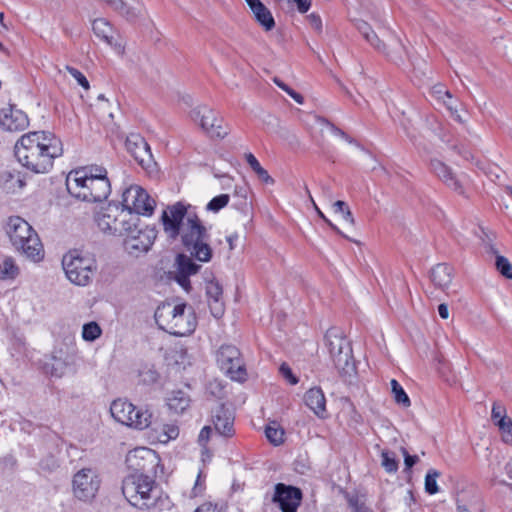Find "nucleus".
Returning <instances> with one entry per match:
<instances>
[{"label": "nucleus", "instance_id": "1a4fd4ad", "mask_svg": "<svg viewBox=\"0 0 512 512\" xmlns=\"http://www.w3.org/2000/svg\"><path fill=\"white\" fill-rule=\"evenodd\" d=\"M101 485L98 471L87 467L78 470L72 478V492L76 499L88 503L97 495Z\"/></svg>", "mask_w": 512, "mask_h": 512}, {"label": "nucleus", "instance_id": "5fc2aeb1", "mask_svg": "<svg viewBox=\"0 0 512 512\" xmlns=\"http://www.w3.org/2000/svg\"><path fill=\"white\" fill-rule=\"evenodd\" d=\"M308 20H309V23L310 25L315 29L317 30L318 32H320L322 30V20L320 18L319 15L315 14V13H311L309 16H308Z\"/></svg>", "mask_w": 512, "mask_h": 512}, {"label": "nucleus", "instance_id": "4468645a", "mask_svg": "<svg viewBox=\"0 0 512 512\" xmlns=\"http://www.w3.org/2000/svg\"><path fill=\"white\" fill-rule=\"evenodd\" d=\"M302 497L303 494L300 488L284 483H277L274 486L271 502L275 504L281 512H297Z\"/></svg>", "mask_w": 512, "mask_h": 512}, {"label": "nucleus", "instance_id": "6e6d98bb", "mask_svg": "<svg viewBox=\"0 0 512 512\" xmlns=\"http://www.w3.org/2000/svg\"><path fill=\"white\" fill-rule=\"evenodd\" d=\"M371 41H368L374 48H376L378 51L384 52L385 51V45L382 43V41L378 38L377 34L372 31L370 33Z\"/></svg>", "mask_w": 512, "mask_h": 512}, {"label": "nucleus", "instance_id": "3c124183", "mask_svg": "<svg viewBox=\"0 0 512 512\" xmlns=\"http://www.w3.org/2000/svg\"><path fill=\"white\" fill-rule=\"evenodd\" d=\"M212 433V427L211 426H204L198 436V442L201 446L205 447L207 442L210 439Z\"/></svg>", "mask_w": 512, "mask_h": 512}, {"label": "nucleus", "instance_id": "f8f14e48", "mask_svg": "<svg viewBox=\"0 0 512 512\" xmlns=\"http://www.w3.org/2000/svg\"><path fill=\"white\" fill-rule=\"evenodd\" d=\"M190 118L212 138H224L228 134L222 126L223 120L208 106L195 107L190 112Z\"/></svg>", "mask_w": 512, "mask_h": 512}, {"label": "nucleus", "instance_id": "c85d7f7f", "mask_svg": "<svg viewBox=\"0 0 512 512\" xmlns=\"http://www.w3.org/2000/svg\"><path fill=\"white\" fill-rule=\"evenodd\" d=\"M20 269L12 256H0V280H14Z\"/></svg>", "mask_w": 512, "mask_h": 512}, {"label": "nucleus", "instance_id": "2eb2a0df", "mask_svg": "<svg viewBox=\"0 0 512 512\" xmlns=\"http://www.w3.org/2000/svg\"><path fill=\"white\" fill-rule=\"evenodd\" d=\"M122 215V207L116 204H108L95 214V222L98 228L105 234L117 235L120 224L119 218Z\"/></svg>", "mask_w": 512, "mask_h": 512}, {"label": "nucleus", "instance_id": "4d7b16f0", "mask_svg": "<svg viewBox=\"0 0 512 512\" xmlns=\"http://www.w3.org/2000/svg\"><path fill=\"white\" fill-rule=\"evenodd\" d=\"M447 109L451 112L452 115H455L457 120L460 121V116L457 114V105L455 104V101L452 99H443L442 100Z\"/></svg>", "mask_w": 512, "mask_h": 512}, {"label": "nucleus", "instance_id": "7c9ffc66", "mask_svg": "<svg viewBox=\"0 0 512 512\" xmlns=\"http://www.w3.org/2000/svg\"><path fill=\"white\" fill-rule=\"evenodd\" d=\"M94 34L109 45L113 44V28L110 23L104 18L95 19L92 23Z\"/></svg>", "mask_w": 512, "mask_h": 512}, {"label": "nucleus", "instance_id": "de8ad7c7", "mask_svg": "<svg viewBox=\"0 0 512 512\" xmlns=\"http://www.w3.org/2000/svg\"><path fill=\"white\" fill-rule=\"evenodd\" d=\"M458 512H483L482 503L479 500L470 503H459Z\"/></svg>", "mask_w": 512, "mask_h": 512}, {"label": "nucleus", "instance_id": "393cba45", "mask_svg": "<svg viewBox=\"0 0 512 512\" xmlns=\"http://www.w3.org/2000/svg\"><path fill=\"white\" fill-rule=\"evenodd\" d=\"M304 402L318 417H325L326 398L321 388H310L304 395Z\"/></svg>", "mask_w": 512, "mask_h": 512}, {"label": "nucleus", "instance_id": "37998d69", "mask_svg": "<svg viewBox=\"0 0 512 512\" xmlns=\"http://www.w3.org/2000/svg\"><path fill=\"white\" fill-rule=\"evenodd\" d=\"M382 466L388 473H395L398 470V462L393 455L387 451H383L382 454Z\"/></svg>", "mask_w": 512, "mask_h": 512}, {"label": "nucleus", "instance_id": "7ed1b4c3", "mask_svg": "<svg viewBox=\"0 0 512 512\" xmlns=\"http://www.w3.org/2000/svg\"><path fill=\"white\" fill-rule=\"evenodd\" d=\"M69 194L86 202H101L111 193L107 171L101 166L80 167L66 177Z\"/></svg>", "mask_w": 512, "mask_h": 512}, {"label": "nucleus", "instance_id": "ddd939ff", "mask_svg": "<svg viewBox=\"0 0 512 512\" xmlns=\"http://www.w3.org/2000/svg\"><path fill=\"white\" fill-rule=\"evenodd\" d=\"M125 462L134 473L148 475V473L155 470L159 458L154 450L147 447H137L128 452Z\"/></svg>", "mask_w": 512, "mask_h": 512}, {"label": "nucleus", "instance_id": "f257e3e1", "mask_svg": "<svg viewBox=\"0 0 512 512\" xmlns=\"http://www.w3.org/2000/svg\"><path fill=\"white\" fill-rule=\"evenodd\" d=\"M164 232L168 238L181 242L190 256L179 254L176 258L178 274L195 275L201 268L192 258L200 262H209L213 251L209 245L210 234L207 227L195 213L189 212L188 207L181 202L168 206L161 216Z\"/></svg>", "mask_w": 512, "mask_h": 512}, {"label": "nucleus", "instance_id": "c9c22d12", "mask_svg": "<svg viewBox=\"0 0 512 512\" xmlns=\"http://www.w3.org/2000/svg\"><path fill=\"white\" fill-rule=\"evenodd\" d=\"M391 391L394 395V399L396 401V403L404 406V407H408L410 406V399L408 397V395L406 394V392L404 391L403 387L398 383L397 380L395 379H392L391 382Z\"/></svg>", "mask_w": 512, "mask_h": 512}, {"label": "nucleus", "instance_id": "680f3d73", "mask_svg": "<svg viewBox=\"0 0 512 512\" xmlns=\"http://www.w3.org/2000/svg\"><path fill=\"white\" fill-rule=\"evenodd\" d=\"M291 98H293L298 104L304 103V98L301 94L296 92L295 90L291 91L290 95Z\"/></svg>", "mask_w": 512, "mask_h": 512}, {"label": "nucleus", "instance_id": "0eeeda50", "mask_svg": "<svg viewBox=\"0 0 512 512\" xmlns=\"http://www.w3.org/2000/svg\"><path fill=\"white\" fill-rule=\"evenodd\" d=\"M325 342L330 358L343 378H351L356 373V365L352 356L349 341L335 328L329 329L325 334Z\"/></svg>", "mask_w": 512, "mask_h": 512}, {"label": "nucleus", "instance_id": "a18cd8bd", "mask_svg": "<svg viewBox=\"0 0 512 512\" xmlns=\"http://www.w3.org/2000/svg\"><path fill=\"white\" fill-rule=\"evenodd\" d=\"M491 419L494 421L495 424L500 423L502 421V419H509V417L506 414V409L501 403H499V402L493 403L492 411H491Z\"/></svg>", "mask_w": 512, "mask_h": 512}, {"label": "nucleus", "instance_id": "9d476101", "mask_svg": "<svg viewBox=\"0 0 512 512\" xmlns=\"http://www.w3.org/2000/svg\"><path fill=\"white\" fill-rule=\"evenodd\" d=\"M220 369L232 380L244 381L246 369L239 349L234 345H222L216 354Z\"/></svg>", "mask_w": 512, "mask_h": 512}, {"label": "nucleus", "instance_id": "6ab92c4d", "mask_svg": "<svg viewBox=\"0 0 512 512\" xmlns=\"http://www.w3.org/2000/svg\"><path fill=\"white\" fill-rule=\"evenodd\" d=\"M212 423L215 432L225 438L234 436V414L225 405H218L212 412Z\"/></svg>", "mask_w": 512, "mask_h": 512}, {"label": "nucleus", "instance_id": "052dcab7", "mask_svg": "<svg viewBox=\"0 0 512 512\" xmlns=\"http://www.w3.org/2000/svg\"><path fill=\"white\" fill-rule=\"evenodd\" d=\"M438 313H439L441 318L447 319L449 317L448 306L446 304H444V303L440 304L438 306Z\"/></svg>", "mask_w": 512, "mask_h": 512}, {"label": "nucleus", "instance_id": "864d4df0", "mask_svg": "<svg viewBox=\"0 0 512 512\" xmlns=\"http://www.w3.org/2000/svg\"><path fill=\"white\" fill-rule=\"evenodd\" d=\"M402 452L404 456L405 470H409L418 462V456L410 455L404 448L402 449Z\"/></svg>", "mask_w": 512, "mask_h": 512}, {"label": "nucleus", "instance_id": "603ef678", "mask_svg": "<svg viewBox=\"0 0 512 512\" xmlns=\"http://www.w3.org/2000/svg\"><path fill=\"white\" fill-rule=\"evenodd\" d=\"M432 93L439 100H443L445 98L452 99L451 93L448 90H445L441 85L434 86Z\"/></svg>", "mask_w": 512, "mask_h": 512}, {"label": "nucleus", "instance_id": "2f4dec72", "mask_svg": "<svg viewBox=\"0 0 512 512\" xmlns=\"http://www.w3.org/2000/svg\"><path fill=\"white\" fill-rule=\"evenodd\" d=\"M252 12L258 23L263 26L266 31H270L274 28V18L270 10L262 2L252 7Z\"/></svg>", "mask_w": 512, "mask_h": 512}, {"label": "nucleus", "instance_id": "49530a36", "mask_svg": "<svg viewBox=\"0 0 512 512\" xmlns=\"http://www.w3.org/2000/svg\"><path fill=\"white\" fill-rule=\"evenodd\" d=\"M67 368V363L60 358L53 357V363L51 364L50 373L54 377H62Z\"/></svg>", "mask_w": 512, "mask_h": 512}, {"label": "nucleus", "instance_id": "412c9836", "mask_svg": "<svg viewBox=\"0 0 512 512\" xmlns=\"http://www.w3.org/2000/svg\"><path fill=\"white\" fill-rule=\"evenodd\" d=\"M431 171L449 188L458 194H464V188L461 181L453 173L452 169L438 159L431 160Z\"/></svg>", "mask_w": 512, "mask_h": 512}, {"label": "nucleus", "instance_id": "4be33fe9", "mask_svg": "<svg viewBox=\"0 0 512 512\" xmlns=\"http://www.w3.org/2000/svg\"><path fill=\"white\" fill-rule=\"evenodd\" d=\"M126 148L142 166L148 165L152 160V153L148 143L139 135H131L126 140Z\"/></svg>", "mask_w": 512, "mask_h": 512}, {"label": "nucleus", "instance_id": "bb28decb", "mask_svg": "<svg viewBox=\"0 0 512 512\" xmlns=\"http://www.w3.org/2000/svg\"><path fill=\"white\" fill-rule=\"evenodd\" d=\"M150 427H152V430L156 433L157 440L160 443H168L170 440L176 439L179 435V428L177 425L172 423H158L154 420V416L152 417V424Z\"/></svg>", "mask_w": 512, "mask_h": 512}, {"label": "nucleus", "instance_id": "09e8293b", "mask_svg": "<svg viewBox=\"0 0 512 512\" xmlns=\"http://www.w3.org/2000/svg\"><path fill=\"white\" fill-rule=\"evenodd\" d=\"M356 28L357 30L362 34V36L367 40L371 41L370 33L373 31L370 25L362 20H359L356 22Z\"/></svg>", "mask_w": 512, "mask_h": 512}, {"label": "nucleus", "instance_id": "dca6fc26", "mask_svg": "<svg viewBox=\"0 0 512 512\" xmlns=\"http://www.w3.org/2000/svg\"><path fill=\"white\" fill-rule=\"evenodd\" d=\"M155 238L156 234L153 229L133 228L132 233L124 239V247L130 254L147 252L153 245Z\"/></svg>", "mask_w": 512, "mask_h": 512}, {"label": "nucleus", "instance_id": "f704fd0d", "mask_svg": "<svg viewBox=\"0 0 512 512\" xmlns=\"http://www.w3.org/2000/svg\"><path fill=\"white\" fill-rule=\"evenodd\" d=\"M267 439L275 446H278L284 441V430L277 426L275 422L268 425L265 429Z\"/></svg>", "mask_w": 512, "mask_h": 512}, {"label": "nucleus", "instance_id": "c756f323", "mask_svg": "<svg viewBox=\"0 0 512 512\" xmlns=\"http://www.w3.org/2000/svg\"><path fill=\"white\" fill-rule=\"evenodd\" d=\"M138 221L139 217L137 214L122 207V215L120 216L118 222L120 224L121 229L119 230V232H117V235H125L126 237L128 234L132 233L133 228L139 229L137 225Z\"/></svg>", "mask_w": 512, "mask_h": 512}, {"label": "nucleus", "instance_id": "e2e57ef3", "mask_svg": "<svg viewBox=\"0 0 512 512\" xmlns=\"http://www.w3.org/2000/svg\"><path fill=\"white\" fill-rule=\"evenodd\" d=\"M238 239L237 234H233L227 237V242L229 243L230 249L234 248V241Z\"/></svg>", "mask_w": 512, "mask_h": 512}, {"label": "nucleus", "instance_id": "58836bf2", "mask_svg": "<svg viewBox=\"0 0 512 512\" xmlns=\"http://www.w3.org/2000/svg\"><path fill=\"white\" fill-rule=\"evenodd\" d=\"M440 472L436 469H429L426 476H425V491L430 494L434 495L439 491L438 485H437V478L440 477Z\"/></svg>", "mask_w": 512, "mask_h": 512}, {"label": "nucleus", "instance_id": "13d9d810", "mask_svg": "<svg viewBox=\"0 0 512 512\" xmlns=\"http://www.w3.org/2000/svg\"><path fill=\"white\" fill-rule=\"evenodd\" d=\"M195 512H220V511L218 510L217 505L208 502V503H204L201 506H199L195 510Z\"/></svg>", "mask_w": 512, "mask_h": 512}, {"label": "nucleus", "instance_id": "f3484780", "mask_svg": "<svg viewBox=\"0 0 512 512\" xmlns=\"http://www.w3.org/2000/svg\"><path fill=\"white\" fill-rule=\"evenodd\" d=\"M180 310L171 324V335L187 336L191 334L197 325L193 308L186 303H180Z\"/></svg>", "mask_w": 512, "mask_h": 512}, {"label": "nucleus", "instance_id": "bf43d9fd", "mask_svg": "<svg viewBox=\"0 0 512 512\" xmlns=\"http://www.w3.org/2000/svg\"><path fill=\"white\" fill-rule=\"evenodd\" d=\"M189 277L190 276H187V275H184V274H178L177 275V282L182 287H184L186 289L189 286V284H190Z\"/></svg>", "mask_w": 512, "mask_h": 512}, {"label": "nucleus", "instance_id": "8fccbe9b", "mask_svg": "<svg viewBox=\"0 0 512 512\" xmlns=\"http://www.w3.org/2000/svg\"><path fill=\"white\" fill-rule=\"evenodd\" d=\"M280 372L283 375V377L288 380L290 384L296 385L298 383V378L292 373L291 368L287 364L281 365Z\"/></svg>", "mask_w": 512, "mask_h": 512}, {"label": "nucleus", "instance_id": "a878e982", "mask_svg": "<svg viewBox=\"0 0 512 512\" xmlns=\"http://www.w3.org/2000/svg\"><path fill=\"white\" fill-rule=\"evenodd\" d=\"M430 278L433 284L442 290L447 289L453 278V269L445 263L437 264L430 272Z\"/></svg>", "mask_w": 512, "mask_h": 512}, {"label": "nucleus", "instance_id": "6e6552de", "mask_svg": "<svg viewBox=\"0 0 512 512\" xmlns=\"http://www.w3.org/2000/svg\"><path fill=\"white\" fill-rule=\"evenodd\" d=\"M110 413L115 421L134 429L144 430L152 424V411L136 407L124 398L115 399L111 403Z\"/></svg>", "mask_w": 512, "mask_h": 512}, {"label": "nucleus", "instance_id": "39448f33", "mask_svg": "<svg viewBox=\"0 0 512 512\" xmlns=\"http://www.w3.org/2000/svg\"><path fill=\"white\" fill-rule=\"evenodd\" d=\"M122 493L132 506L140 510H153L159 501L155 481L149 475L132 473L126 476Z\"/></svg>", "mask_w": 512, "mask_h": 512}, {"label": "nucleus", "instance_id": "f03ea898", "mask_svg": "<svg viewBox=\"0 0 512 512\" xmlns=\"http://www.w3.org/2000/svg\"><path fill=\"white\" fill-rule=\"evenodd\" d=\"M63 154L62 142L46 131L26 133L15 144V156L19 163L34 173H48L54 160Z\"/></svg>", "mask_w": 512, "mask_h": 512}, {"label": "nucleus", "instance_id": "4c0bfd02", "mask_svg": "<svg viewBox=\"0 0 512 512\" xmlns=\"http://www.w3.org/2000/svg\"><path fill=\"white\" fill-rule=\"evenodd\" d=\"M346 499L349 507L353 512H371L370 508L366 505L365 499L357 494H346Z\"/></svg>", "mask_w": 512, "mask_h": 512}, {"label": "nucleus", "instance_id": "473e14b6", "mask_svg": "<svg viewBox=\"0 0 512 512\" xmlns=\"http://www.w3.org/2000/svg\"><path fill=\"white\" fill-rule=\"evenodd\" d=\"M246 161L251 167V169L257 174L259 179H261L266 184H273V178L268 174V172L260 165L257 158L252 153H247L245 155Z\"/></svg>", "mask_w": 512, "mask_h": 512}, {"label": "nucleus", "instance_id": "338daca9", "mask_svg": "<svg viewBox=\"0 0 512 512\" xmlns=\"http://www.w3.org/2000/svg\"><path fill=\"white\" fill-rule=\"evenodd\" d=\"M146 374L148 375L149 381H152V382L156 381L157 373L155 371L149 370Z\"/></svg>", "mask_w": 512, "mask_h": 512}, {"label": "nucleus", "instance_id": "e433bc0d", "mask_svg": "<svg viewBox=\"0 0 512 512\" xmlns=\"http://www.w3.org/2000/svg\"><path fill=\"white\" fill-rule=\"evenodd\" d=\"M332 209H333L334 213L340 214L342 216L343 220L345 222H347L348 224H350L352 226L355 224V219L352 215V212H351L350 208L348 207V205L344 201H342V200L335 201L332 205Z\"/></svg>", "mask_w": 512, "mask_h": 512}, {"label": "nucleus", "instance_id": "20e7f679", "mask_svg": "<svg viewBox=\"0 0 512 512\" xmlns=\"http://www.w3.org/2000/svg\"><path fill=\"white\" fill-rule=\"evenodd\" d=\"M4 230L14 249L28 259L38 262L44 257L43 245L34 228L20 216H10Z\"/></svg>", "mask_w": 512, "mask_h": 512}, {"label": "nucleus", "instance_id": "cd10ccee", "mask_svg": "<svg viewBox=\"0 0 512 512\" xmlns=\"http://www.w3.org/2000/svg\"><path fill=\"white\" fill-rule=\"evenodd\" d=\"M190 402V396L182 390L172 391L167 397L169 409L177 414L183 413L190 406Z\"/></svg>", "mask_w": 512, "mask_h": 512}, {"label": "nucleus", "instance_id": "c03bdc74", "mask_svg": "<svg viewBox=\"0 0 512 512\" xmlns=\"http://www.w3.org/2000/svg\"><path fill=\"white\" fill-rule=\"evenodd\" d=\"M65 69L81 87H83L85 90H88L90 88L89 81L81 71L72 66H66Z\"/></svg>", "mask_w": 512, "mask_h": 512}, {"label": "nucleus", "instance_id": "5701e85b", "mask_svg": "<svg viewBox=\"0 0 512 512\" xmlns=\"http://www.w3.org/2000/svg\"><path fill=\"white\" fill-rule=\"evenodd\" d=\"M180 310V303L163 302L160 304L154 314L155 321L160 329L170 334L171 324Z\"/></svg>", "mask_w": 512, "mask_h": 512}, {"label": "nucleus", "instance_id": "774afa93", "mask_svg": "<svg viewBox=\"0 0 512 512\" xmlns=\"http://www.w3.org/2000/svg\"><path fill=\"white\" fill-rule=\"evenodd\" d=\"M273 81L280 89H282L285 86V83L277 77H275Z\"/></svg>", "mask_w": 512, "mask_h": 512}, {"label": "nucleus", "instance_id": "a19ab883", "mask_svg": "<svg viewBox=\"0 0 512 512\" xmlns=\"http://www.w3.org/2000/svg\"><path fill=\"white\" fill-rule=\"evenodd\" d=\"M229 195L228 194H220L212 198L208 204L206 205V209L208 211H212L214 213L220 211L229 203Z\"/></svg>", "mask_w": 512, "mask_h": 512}, {"label": "nucleus", "instance_id": "72a5a7b5", "mask_svg": "<svg viewBox=\"0 0 512 512\" xmlns=\"http://www.w3.org/2000/svg\"><path fill=\"white\" fill-rule=\"evenodd\" d=\"M102 334V329L97 322L91 321L83 325L82 338L85 341L93 342Z\"/></svg>", "mask_w": 512, "mask_h": 512}, {"label": "nucleus", "instance_id": "69168bd1", "mask_svg": "<svg viewBox=\"0 0 512 512\" xmlns=\"http://www.w3.org/2000/svg\"><path fill=\"white\" fill-rule=\"evenodd\" d=\"M505 471L508 477L512 480V459L506 464Z\"/></svg>", "mask_w": 512, "mask_h": 512}, {"label": "nucleus", "instance_id": "b1692460", "mask_svg": "<svg viewBox=\"0 0 512 512\" xmlns=\"http://www.w3.org/2000/svg\"><path fill=\"white\" fill-rule=\"evenodd\" d=\"M223 290L218 281H209L206 285V295L212 315L219 318L223 315L224 308L222 302Z\"/></svg>", "mask_w": 512, "mask_h": 512}, {"label": "nucleus", "instance_id": "9b49d317", "mask_svg": "<svg viewBox=\"0 0 512 512\" xmlns=\"http://www.w3.org/2000/svg\"><path fill=\"white\" fill-rule=\"evenodd\" d=\"M155 205V200L138 185L130 186L122 195L123 208L137 215H151Z\"/></svg>", "mask_w": 512, "mask_h": 512}, {"label": "nucleus", "instance_id": "79ce46f5", "mask_svg": "<svg viewBox=\"0 0 512 512\" xmlns=\"http://www.w3.org/2000/svg\"><path fill=\"white\" fill-rule=\"evenodd\" d=\"M499 431L501 432L502 440L506 444L512 445V420L502 419L500 423H496Z\"/></svg>", "mask_w": 512, "mask_h": 512}, {"label": "nucleus", "instance_id": "a211bd4d", "mask_svg": "<svg viewBox=\"0 0 512 512\" xmlns=\"http://www.w3.org/2000/svg\"><path fill=\"white\" fill-rule=\"evenodd\" d=\"M29 125L28 116L22 110L9 105L0 110V127L9 132L25 130Z\"/></svg>", "mask_w": 512, "mask_h": 512}, {"label": "nucleus", "instance_id": "0e129e2a", "mask_svg": "<svg viewBox=\"0 0 512 512\" xmlns=\"http://www.w3.org/2000/svg\"><path fill=\"white\" fill-rule=\"evenodd\" d=\"M202 491V488L200 487V474L198 475V478L196 480L195 486L193 488V492L195 495L200 493Z\"/></svg>", "mask_w": 512, "mask_h": 512}, {"label": "nucleus", "instance_id": "423d86ee", "mask_svg": "<svg viewBox=\"0 0 512 512\" xmlns=\"http://www.w3.org/2000/svg\"><path fill=\"white\" fill-rule=\"evenodd\" d=\"M62 266L67 279L77 286L91 284L97 271V261L94 255L79 250H70L62 258Z\"/></svg>", "mask_w": 512, "mask_h": 512}, {"label": "nucleus", "instance_id": "aec40b11", "mask_svg": "<svg viewBox=\"0 0 512 512\" xmlns=\"http://www.w3.org/2000/svg\"><path fill=\"white\" fill-rule=\"evenodd\" d=\"M479 231H480V233L477 234V236L482 241V244L488 249L489 252L496 255L495 265H496L497 270L504 277H506L508 279H512V264L506 257H504L502 255H498L497 250L495 249V247L492 244L494 235L492 233L488 232L483 227H479Z\"/></svg>", "mask_w": 512, "mask_h": 512}, {"label": "nucleus", "instance_id": "ea45409f", "mask_svg": "<svg viewBox=\"0 0 512 512\" xmlns=\"http://www.w3.org/2000/svg\"><path fill=\"white\" fill-rule=\"evenodd\" d=\"M317 123L321 126H327L335 136L342 138L343 140L347 141L348 143L358 145L357 142L355 140H353L348 134H346L340 128L336 127L333 123L329 122L327 119H325L323 117H318Z\"/></svg>", "mask_w": 512, "mask_h": 512}]
</instances>
